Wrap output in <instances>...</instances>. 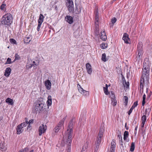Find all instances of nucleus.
Instances as JSON below:
<instances>
[{"label": "nucleus", "mask_w": 152, "mask_h": 152, "mask_svg": "<svg viewBox=\"0 0 152 152\" xmlns=\"http://www.w3.org/2000/svg\"><path fill=\"white\" fill-rule=\"evenodd\" d=\"M73 122L71 121L68 126L67 131L65 133L64 137V141L67 142H72V135L73 134L72 126Z\"/></svg>", "instance_id": "f257e3e1"}, {"label": "nucleus", "mask_w": 152, "mask_h": 152, "mask_svg": "<svg viewBox=\"0 0 152 152\" xmlns=\"http://www.w3.org/2000/svg\"><path fill=\"white\" fill-rule=\"evenodd\" d=\"M149 67L148 65H146V63H144L142 74L141 80L140 88L143 89V86H142V82L143 81L144 82L145 81H147L148 80V77H149Z\"/></svg>", "instance_id": "f03ea898"}, {"label": "nucleus", "mask_w": 152, "mask_h": 152, "mask_svg": "<svg viewBox=\"0 0 152 152\" xmlns=\"http://www.w3.org/2000/svg\"><path fill=\"white\" fill-rule=\"evenodd\" d=\"M2 24L10 25L12 22V16L10 13H7L4 15L1 21Z\"/></svg>", "instance_id": "7ed1b4c3"}, {"label": "nucleus", "mask_w": 152, "mask_h": 152, "mask_svg": "<svg viewBox=\"0 0 152 152\" xmlns=\"http://www.w3.org/2000/svg\"><path fill=\"white\" fill-rule=\"evenodd\" d=\"M44 103L40 101H38L35 103L34 109L37 112L40 113L44 110Z\"/></svg>", "instance_id": "20e7f679"}, {"label": "nucleus", "mask_w": 152, "mask_h": 152, "mask_svg": "<svg viewBox=\"0 0 152 152\" xmlns=\"http://www.w3.org/2000/svg\"><path fill=\"white\" fill-rule=\"evenodd\" d=\"M66 119V117L64 118L59 123L58 125L56 127L54 128V131L55 132L57 133L59 130L60 129L63 125Z\"/></svg>", "instance_id": "39448f33"}, {"label": "nucleus", "mask_w": 152, "mask_h": 152, "mask_svg": "<svg viewBox=\"0 0 152 152\" xmlns=\"http://www.w3.org/2000/svg\"><path fill=\"white\" fill-rule=\"evenodd\" d=\"M47 129V127L46 125L44 124H42L40 125L38 129L39 135L41 136L42 134L44 133L46 131Z\"/></svg>", "instance_id": "423d86ee"}, {"label": "nucleus", "mask_w": 152, "mask_h": 152, "mask_svg": "<svg viewBox=\"0 0 152 152\" xmlns=\"http://www.w3.org/2000/svg\"><path fill=\"white\" fill-rule=\"evenodd\" d=\"M67 3V5L68 8V10L70 12H72L74 10V4L72 0H66Z\"/></svg>", "instance_id": "0eeeda50"}, {"label": "nucleus", "mask_w": 152, "mask_h": 152, "mask_svg": "<svg viewBox=\"0 0 152 152\" xmlns=\"http://www.w3.org/2000/svg\"><path fill=\"white\" fill-rule=\"evenodd\" d=\"M137 49L138 51V56L139 58H141V57L142 54V45L141 42L139 43L137 45Z\"/></svg>", "instance_id": "6e6552de"}, {"label": "nucleus", "mask_w": 152, "mask_h": 152, "mask_svg": "<svg viewBox=\"0 0 152 152\" xmlns=\"http://www.w3.org/2000/svg\"><path fill=\"white\" fill-rule=\"evenodd\" d=\"M78 90L79 92L83 95L87 96L89 95V92L88 91H86L83 89L79 85H77Z\"/></svg>", "instance_id": "1a4fd4ad"}, {"label": "nucleus", "mask_w": 152, "mask_h": 152, "mask_svg": "<svg viewBox=\"0 0 152 152\" xmlns=\"http://www.w3.org/2000/svg\"><path fill=\"white\" fill-rule=\"evenodd\" d=\"M146 117L145 115H143L142 117L141 120L142 121V124H141V129L142 131V133L143 134H145V130L143 129V128L145 124V123L146 121Z\"/></svg>", "instance_id": "9d476101"}, {"label": "nucleus", "mask_w": 152, "mask_h": 152, "mask_svg": "<svg viewBox=\"0 0 152 152\" xmlns=\"http://www.w3.org/2000/svg\"><path fill=\"white\" fill-rule=\"evenodd\" d=\"M87 72L89 75H91L92 72V69L91 65L89 63H87L86 65Z\"/></svg>", "instance_id": "9b49d317"}, {"label": "nucleus", "mask_w": 152, "mask_h": 152, "mask_svg": "<svg viewBox=\"0 0 152 152\" xmlns=\"http://www.w3.org/2000/svg\"><path fill=\"white\" fill-rule=\"evenodd\" d=\"M122 39L124 41L125 43L128 44L129 43L130 41V39L128 35L126 33H124Z\"/></svg>", "instance_id": "f8f14e48"}, {"label": "nucleus", "mask_w": 152, "mask_h": 152, "mask_svg": "<svg viewBox=\"0 0 152 152\" xmlns=\"http://www.w3.org/2000/svg\"><path fill=\"white\" fill-rule=\"evenodd\" d=\"M66 20L69 24H72L73 22V18L69 15H67L65 17Z\"/></svg>", "instance_id": "ddd939ff"}, {"label": "nucleus", "mask_w": 152, "mask_h": 152, "mask_svg": "<svg viewBox=\"0 0 152 152\" xmlns=\"http://www.w3.org/2000/svg\"><path fill=\"white\" fill-rule=\"evenodd\" d=\"M100 38L103 41H105L107 38V36L104 31H102L100 34Z\"/></svg>", "instance_id": "4468645a"}, {"label": "nucleus", "mask_w": 152, "mask_h": 152, "mask_svg": "<svg viewBox=\"0 0 152 152\" xmlns=\"http://www.w3.org/2000/svg\"><path fill=\"white\" fill-rule=\"evenodd\" d=\"M111 98L112 99L111 104L113 106L116 105L117 104V101L115 99L114 94L113 92L111 93Z\"/></svg>", "instance_id": "2eb2a0df"}, {"label": "nucleus", "mask_w": 152, "mask_h": 152, "mask_svg": "<svg viewBox=\"0 0 152 152\" xmlns=\"http://www.w3.org/2000/svg\"><path fill=\"white\" fill-rule=\"evenodd\" d=\"M45 85L47 89L50 90L51 88V83L50 80H48L45 82Z\"/></svg>", "instance_id": "dca6fc26"}, {"label": "nucleus", "mask_w": 152, "mask_h": 152, "mask_svg": "<svg viewBox=\"0 0 152 152\" xmlns=\"http://www.w3.org/2000/svg\"><path fill=\"white\" fill-rule=\"evenodd\" d=\"M17 134H19L23 131V127L20 125H18L16 128Z\"/></svg>", "instance_id": "f3484780"}, {"label": "nucleus", "mask_w": 152, "mask_h": 152, "mask_svg": "<svg viewBox=\"0 0 152 152\" xmlns=\"http://www.w3.org/2000/svg\"><path fill=\"white\" fill-rule=\"evenodd\" d=\"M129 133L128 131H125L124 134V140L126 142H129V140L128 138Z\"/></svg>", "instance_id": "a211bd4d"}, {"label": "nucleus", "mask_w": 152, "mask_h": 152, "mask_svg": "<svg viewBox=\"0 0 152 152\" xmlns=\"http://www.w3.org/2000/svg\"><path fill=\"white\" fill-rule=\"evenodd\" d=\"M11 69L10 67L7 68L5 70L4 75L6 77H8L10 74Z\"/></svg>", "instance_id": "6ab92c4d"}, {"label": "nucleus", "mask_w": 152, "mask_h": 152, "mask_svg": "<svg viewBox=\"0 0 152 152\" xmlns=\"http://www.w3.org/2000/svg\"><path fill=\"white\" fill-rule=\"evenodd\" d=\"M48 100L47 101V106L49 107L52 104V97L51 96H49L48 98Z\"/></svg>", "instance_id": "aec40b11"}, {"label": "nucleus", "mask_w": 152, "mask_h": 152, "mask_svg": "<svg viewBox=\"0 0 152 152\" xmlns=\"http://www.w3.org/2000/svg\"><path fill=\"white\" fill-rule=\"evenodd\" d=\"M6 102L8 103L10 105H12L13 104V99L9 98L6 99Z\"/></svg>", "instance_id": "412c9836"}, {"label": "nucleus", "mask_w": 152, "mask_h": 152, "mask_svg": "<svg viewBox=\"0 0 152 152\" xmlns=\"http://www.w3.org/2000/svg\"><path fill=\"white\" fill-rule=\"evenodd\" d=\"M104 130L103 129H100L99 132L97 137L102 139V140L103 134L104 132Z\"/></svg>", "instance_id": "4be33fe9"}, {"label": "nucleus", "mask_w": 152, "mask_h": 152, "mask_svg": "<svg viewBox=\"0 0 152 152\" xmlns=\"http://www.w3.org/2000/svg\"><path fill=\"white\" fill-rule=\"evenodd\" d=\"M44 17L42 14H40L39 15V18L38 20V23H39L42 24L43 21Z\"/></svg>", "instance_id": "5701e85b"}, {"label": "nucleus", "mask_w": 152, "mask_h": 152, "mask_svg": "<svg viewBox=\"0 0 152 152\" xmlns=\"http://www.w3.org/2000/svg\"><path fill=\"white\" fill-rule=\"evenodd\" d=\"M103 90L105 94L106 95H108L109 92L108 91V86L107 84H106L105 87H103Z\"/></svg>", "instance_id": "b1692460"}, {"label": "nucleus", "mask_w": 152, "mask_h": 152, "mask_svg": "<svg viewBox=\"0 0 152 152\" xmlns=\"http://www.w3.org/2000/svg\"><path fill=\"white\" fill-rule=\"evenodd\" d=\"M115 143H111V148L110 151H113V152H115Z\"/></svg>", "instance_id": "393cba45"}, {"label": "nucleus", "mask_w": 152, "mask_h": 152, "mask_svg": "<svg viewBox=\"0 0 152 152\" xmlns=\"http://www.w3.org/2000/svg\"><path fill=\"white\" fill-rule=\"evenodd\" d=\"M107 46V43H103L100 45V47L102 49H105L106 48Z\"/></svg>", "instance_id": "a878e982"}, {"label": "nucleus", "mask_w": 152, "mask_h": 152, "mask_svg": "<svg viewBox=\"0 0 152 152\" xmlns=\"http://www.w3.org/2000/svg\"><path fill=\"white\" fill-rule=\"evenodd\" d=\"M102 61L104 62H105L107 61V60L106 58V55L105 53L102 54Z\"/></svg>", "instance_id": "bb28decb"}, {"label": "nucleus", "mask_w": 152, "mask_h": 152, "mask_svg": "<svg viewBox=\"0 0 152 152\" xmlns=\"http://www.w3.org/2000/svg\"><path fill=\"white\" fill-rule=\"evenodd\" d=\"M128 97L126 96H124L123 98V100L124 101L126 105L128 103Z\"/></svg>", "instance_id": "cd10ccee"}, {"label": "nucleus", "mask_w": 152, "mask_h": 152, "mask_svg": "<svg viewBox=\"0 0 152 152\" xmlns=\"http://www.w3.org/2000/svg\"><path fill=\"white\" fill-rule=\"evenodd\" d=\"M135 148L134 143H132L130 146V151H133Z\"/></svg>", "instance_id": "c85d7f7f"}, {"label": "nucleus", "mask_w": 152, "mask_h": 152, "mask_svg": "<svg viewBox=\"0 0 152 152\" xmlns=\"http://www.w3.org/2000/svg\"><path fill=\"white\" fill-rule=\"evenodd\" d=\"M15 59L14 61H15L16 60H18L20 58V56L18 53H16L15 56Z\"/></svg>", "instance_id": "c756f323"}, {"label": "nucleus", "mask_w": 152, "mask_h": 152, "mask_svg": "<svg viewBox=\"0 0 152 152\" xmlns=\"http://www.w3.org/2000/svg\"><path fill=\"white\" fill-rule=\"evenodd\" d=\"M146 99V96L144 94L143 96V100L142 101V105L144 106L145 103V100Z\"/></svg>", "instance_id": "7c9ffc66"}, {"label": "nucleus", "mask_w": 152, "mask_h": 152, "mask_svg": "<svg viewBox=\"0 0 152 152\" xmlns=\"http://www.w3.org/2000/svg\"><path fill=\"white\" fill-rule=\"evenodd\" d=\"M97 24H95V26L96 28H97L98 26V24H99V22H96ZM96 31H97V33H96V35H98L99 34V29L98 28H97L96 29Z\"/></svg>", "instance_id": "2f4dec72"}, {"label": "nucleus", "mask_w": 152, "mask_h": 152, "mask_svg": "<svg viewBox=\"0 0 152 152\" xmlns=\"http://www.w3.org/2000/svg\"><path fill=\"white\" fill-rule=\"evenodd\" d=\"M10 42L11 44H16V42L15 40L13 39H10Z\"/></svg>", "instance_id": "473e14b6"}, {"label": "nucleus", "mask_w": 152, "mask_h": 152, "mask_svg": "<svg viewBox=\"0 0 152 152\" xmlns=\"http://www.w3.org/2000/svg\"><path fill=\"white\" fill-rule=\"evenodd\" d=\"M28 124V123L24 122V123H22L20 125V126H21L23 128L24 127L26 126Z\"/></svg>", "instance_id": "72a5a7b5"}, {"label": "nucleus", "mask_w": 152, "mask_h": 152, "mask_svg": "<svg viewBox=\"0 0 152 152\" xmlns=\"http://www.w3.org/2000/svg\"><path fill=\"white\" fill-rule=\"evenodd\" d=\"M4 145V143H0V148L2 150H5V148Z\"/></svg>", "instance_id": "f704fd0d"}, {"label": "nucleus", "mask_w": 152, "mask_h": 152, "mask_svg": "<svg viewBox=\"0 0 152 152\" xmlns=\"http://www.w3.org/2000/svg\"><path fill=\"white\" fill-rule=\"evenodd\" d=\"M123 85L124 87H127L129 86V83H126L125 81H123Z\"/></svg>", "instance_id": "c9c22d12"}, {"label": "nucleus", "mask_w": 152, "mask_h": 152, "mask_svg": "<svg viewBox=\"0 0 152 152\" xmlns=\"http://www.w3.org/2000/svg\"><path fill=\"white\" fill-rule=\"evenodd\" d=\"M31 41V39L29 37H27L26 38L25 41L26 43H29Z\"/></svg>", "instance_id": "e433bc0d"}, {"label": "nucleus", "mask_w": 152, "mask_h": 152, "mask_svg": "<svg viewBox=\"0 0 152 152\" xmlns=\"http://www.w3.org/2000/svg\"><path fill=\"white\" fill-rule=\"evenodd\" d=\"M11 63V59L10 58H8L7 59V61L6 63V64H10Z\"/></svg>", "instance_id": "4c0bfd02"}, {"label": "nucleus", "mask_w": 152, "mask_h": 152, "mask_svg": "<svg viewBox=\"0 0 152 152\" xmlns=\"http://www.w3.org/2000/svg\"><path fill=\"white\" fill-rule=\"evenodd\" d=\"M6 6V5L4 4H3L1 5V6L0 9L1 10H5V8Z\"/></svg>", "instance_id": "58836bf2"}, {"label": "nucleus", "mask_w": 152, "mask_h": 152, "mask_svg": "<svg viewBox=\"0 0 152 152\" xmlns=\"http://www.w3.org/2000/svg\"><path fill=\"white\" fill-rule=\"evenodd\" d=\"M116 18H113L111 20L112 23L113 24L114 23L116 22Z\"/></svg>", "instance_id": "ea45409f"}, {"label": "nucleus", "mask_w": 152, "mask_h": 152, "mask_svg": "<svg viewBox=\"0 0 152 152\" xmlns=\"http://www.w3.org/2000/svg\"><path fill=\"white\" fill-rule=\"evenodd\" d=\"M32 65H31V64H28L26 65V69H29L30 68H31L32 67Z\"/></svg>", "instance_id": "a19ab883"}, {"label": "nucleus", "mask_w": 152, "mask_h": 152, "mask_svg": "<svg viewBox=\"0 0 152 152\" xmlns=\"http://www.w3.org/2000/svg\"><path fill=\"white\" fill-rule=\"evenodd\" d=\"M102 141V139L98 137H97V138L96 139V142H100Z\"/></svg>", "instance_id": "79ce46f5"}, {"label": "nucleus", "mask_w": 152, "mask_h": 152, "mask_svg": "<svg viewBox=\"0 0 152 152\" xmlns=\"http://www.w3.org/2000/svg\"><path fill=\"white\" fill-rule=\"evenodd\" d=\"M134 107H131V108L129 110V111L128 112V114L129 115L131 113H132L133 109H134L133 108Z\"/></svg>", "instance_id": "37998d69"}, {"label": "nucleus", "mask_w": 152, "mask_h": 152, "mask_svg": "<svg viewBox=\"0 0 152 152\" xmlns=\"http://www.w3.org/2000/svg\"><path fill=\"white\" fill-rule=\"evenodd\" d=\"M42 24L38 23V26L37 27V30L38 31H40V28Z\"/></svg>", "instance_id": "c03bdc74"}, {"label": "nucleus", "mask_w": 152, "mask_h": 152, "mask_svg": "<svg viewBox=\"0 0 152 152\" xmlns=\"http://www.w3.org/2000/svg\"><path fill=\"white\" fill-rule=\"evenodd\" d=\"M137 105V102H135L134 103L133 105L132 106V107H134L133 108H134L135 107H136Z\"/></svg>", "instance_id": "a18cd8bd"}, {"label": "nucleus", "mask_w": 152, "mask_h": 152, "mask_svg": "<svg viewBox=\"0 0 152 152\" xmlns=\"http://www.w3.org/2000/svg\"><path fill=\"white\" fill-rule=\"evenodd\" d=\"M95 19H99V14L97 12L95 14Z\"/></svg>", "instance_id": "49530a36"}, {"label": "nucleus", "mask_w": 152, "mask_h": 152, "mask_svg": "<svg viewBox=\"0 0 152 152\" xmlns=\"http://www.w3.org/2000/svg\"><path fill=\"white\" fill-rule=\"evenodd\" d=\"M31 65H32V66H34V65H35L36 66L38 64V63H36L34 61H33L32 62V64H31Z\"/></svg>", "instance_id": "de8ad7c7"}, {"label": "nucleus", "mask_w": 152, "mask_h": 152, "mask_svg": "<svg viewBox=\"0 0 152 152\" xmlns=\"http://www.w3.org/2000/svg\"><path fill=\"white\" fill-rule=\"evenodd\" d=\"M34 120L33 119H31L29 121V122L28 123V124H30L33 123Z\"/></svg>", "instance_id": "09e8293b"}, {"label": "nucleus", "mask_w": 152, "mask_h": 152, "mask_svg": "<svg viewBox=\"0 0 152 152\" xmlns=\"http://www.w3.org/2000/svg\"><path fill=\"white\" fill-rule=\"evenodd\" d=\"M27 129L29 130H30L31 129V126L30 125V124H29L27 126Z\"/></svg>", "instance_id": "8fccbe9b"}, {"label": "nucleus", "mask_w": 152, "mask_h": 152, "mask_svg": "<svg viewBox=\"0 0 152 152\" xmlns=\"http://www.w3.org/2000/svg\"><path fill=\"white\" fill-rule=\"evenodd\" d=\"M95 145H96V148L97 149L98 148H99V143H96L95 144Z\"/></svg>", "instance_id": "3c124183"}, {"label": "nucleus", "mask_w": 152, "mask_h": 152, "mask_svg": "<svg viewBox=\"0 0 152 152\" xmlns=\"http://www.w3.org/2000/svg\"><path fill=\"white\" fill-rule=\"evenodd\" d=\"M68 152H70V145H69V146L68 147Z\"/></svg>", "instance_id": "603ef678"}, {"label": "nucleus", "mask_w": 152, "mask_h": 152, "mask_svg": "<svg viewBox=\"0 0 152 152\" xmlns=\"http://www.w3.org/2000/svg\"><path fill=\"white\" fill-rule=\"evenodd\" d=\"M118 137L119 139H121V142H122V137L121 135H118Z\"/></svg>", "instance_id": "864d4df0"}, {"label": "nucleus", "mask_w": 152, "mask_h": 152, "mask_svg": "<svg viewBox=\"0 0 152 152\" xmlns=\"http://www.w3.org/2000/svg\"><path fill=\"white\" fill-rule=\"evenodd\" d=\"M99 22V19H95V24H97L96 22Z\"/></svg>", "instance_id": "5fc2aeb1"}, {"label": "nucleus", "mask_w": 152, "mask_h": 152, "mask_svg": "<svg viewBox=\"0 0 152 152\" xmlns=\"http://www.w3.org/2000/svg\"><path fill=\"white\" fill-rule=\"evenodd\" d=\"M28 150V149L27 148H25L23 151H24V152L25 151H26Z\"/></svg>", "instance_id": "6e6d98bb"}, {"label": "nucleus", "mask_w": 152, "mask_h": 152, "mask_svg": "<svg viewBox=\"0 0 152 152\" xmlns=\"http://www.w3.org/2000/svg\"><path fill=\"white\" fill-rule=\"evenodd\" d=\"M151 95V94H149V95H148L147 97V99H149L150 98V97Z\"/></svg>", "instance_id": "4d7b16f0"}, {"label": "nucleus", "mask_w": 152, "mask_h": 152, "mask_svg": "<svg viewBox=\"0 0 152 152\" xmlns=\"http://www.w3.org/2000/svg\"><path fill=\"white\" fill-rule=\"evenodd\" d=\"M127 124L126 123H125V127H126V129L128 130V128L126 126Z\"/></svg>", "instance_id": "13d9d810"}, {"label": "nucleus", "mask_w": 152, "mask_h": 152, "mask_svg": "<svg viewBox=\"0 0 152 152\" xmlns=\"http://www.w3.org/2000/svg\"><path fill=\"white\" fill-rule=\"evenodd\" d=\"M25 121H26V123H28V120H27V118H25Z\"/></svg>", "instance_id": "bf43d9fd"}, {"label": "nucleus", "mask_w": 152, "mask_h": 152, "mask_svg": "<svg viewBox=\"0 0 152 152\" xmlns=\"http://www.w3.org/2000/svg\"><path fill=\"white\" fill-rule=\"evenodd\" d=\"M3 117L1 116H0V122L2 120Z\"/></svg>", "instance_id": "052dcab7"}, {"label": "nucleus", "mask_w": 152, "mask_h": 152, "mask_svg": "<svg viewBox=\"0 0 152 152\" xmlns=\"http://www.w3.org/2000/svg\"><path fill=\"white\" fill-rule=\"evenodd\" d=\"M137 128H138V126H136L135 128V130H137Z\"/></svg>", "instance_id": "680f3d73"}, {"label": "nucleus", "mask_w": 152, "mask_h": 152, "mask_svg": "<svg viewBox=\"0 0 152 152\" xmlns=\"http://www.w3.org/2000/svg\"><path fill=\"white\" fill-rule=\"evenodd\" d=\"M148 88H147L146 89V92L147 93V92H148Z\"/></svg>", "instance_id": "e2e57ef3"}, {"label": "nucleus", "mask_w": 152, "mask_h": 152, "mask_svg": "<svg viewBox=\"0 0 152 152\" xmlns=\"http://www.w3.org/2000/svg\"><path fill=\"white\" fill-rule=\"evenodd\" d=\"M29 152H33V150H31Z\"/></svg>", "instance_id": "0e129e2a"}, {"label": "nucleus", "mask_w": 152, "mask_h": 152, "mask_svg": "<svg viewBox=\"0 0 152 152\" xmlns=\"http://www.w3.org/2000/svg\"><path fill=\"white\" fill-rule=\"evenodd\" d=\"M76 32H75L74 33V35H75V34H76Z\"/></svg>", "instance_id": "69168bd1"}, {"label": "nucleus", "mask_w": 152, "mask_h": 152, "mask_svg": "<svg viewBox=\"0 0 152 152\" xmlns=\"http://www.w3.org/2000/svg\"><path fill=\"white\" fill-rule=\"evenodd\" d=\"M44 0V1H46V0Z\"/></svg>", "instance_id": "338daca9"}]
</instances>
